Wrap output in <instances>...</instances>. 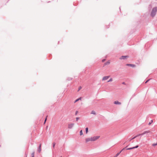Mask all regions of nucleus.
<instances>
[{
	"instance_id": "f257e3e1",
	"label": "nucleus",
	"mask_w": 157,
	"mask_h": 157,
	"mask_svg": "<svg viewBox=\"0 0 157 157\" xmlns=\"http://www.w3.org/2000/svg\"><path fill=\"white\" fill-rule=\"evenodd\" d=\"M157 11V7H155L152 10V11L151 13V17H154L155 16V15L156 13V12Z\"/></svg>"
},
{
	"instance_id": "f03ea898",
	"label": "nucleus",
	"mask_w": 157,
	"mask_h": 157,
	"mask_svg": "<svg viewBox=\"0 0 157 157\" xmlns=\"http://www.w3.org/2000/svg\"><path fill=\"white\" fill-rule=\"evenodd\" d=\"M100 136H94L93 137H91V139L92 141H94L99 138Z\"/></svg>"
},
{
	"instance_id": "7ed1b4c3",
	"label": "nucleus",
	"mask_w": 157,
	"mask_h": 157,
	"mask_svg": "<svg viewBox=\"0 0 157 157\" xmlns=\"http://www.w3.org/2000/svg\"><path fill=\"white\" fill-rule=\"evenodd\" d=\"M129 57L128 56H122L120 58V59H125L127 58H128Z\"/></svg>"
},
{
	"instance_id": "20e7f679",
	"label": "nucleus",
	"mask_w": 157,
	"mask_h": 157,
	"mask_svg": "<svg viewBox=\"0 0 157 157\" xmlns=\"http://www.w3.org/2000/svg\"><path fill=\"white\" fill-rule=\"evenodd\" d=\"M74 125V124L73 123H71L68 124V128L70 129H71Z\"/></svg>"
},
{
	"instance_id": "39448f33",
	"label": "nucleus",
	"mask_w": 157,
	"mask_h": 157,
	"mask_svg": "<svg viewBox=\"0 0 157 157\" xmlns=\"http://www.w3.org/2000/svg\"><path fill=\"white\" fill-rule=\"evenodd\" d=\"M138 147H139L138 145H136V146L135 147H132L128 148H127L126 150H129L132 149H133L134 148H137Z\"/></svg>"
},
{
	"instance_id": "423d86ee",
	"label": "nucleus",
	"mask_w": 157,
	"mask_h": 157,
	"mask_svg": "<svg viewBox=\"0 0 157 157\" xmlns=\"http://www.w3.org/2000/svg\"><path fill=\"white\" fill-rule=\"evenodd\" d=\"M110 77L109 76L104 77L102 78V80H105L108 79Z\"/></svg>"
},
{
	"instance_id": "0eeeda50",
	"label": "nucleus",
	"mask_w": 157,
	"mask_h": 157,
	"mask_svg": "<svg viewBox=\"0 0 157 157\" xmlns=\"http://www.w3.org/2000/svg\"><path fill=\"white\" fill-rule=\"evenodd\" d=\"M126 65L127 66H130V67H134L135 66V65H134V64H126Z\"/></svg>"
},
{
	"instance_id": "6e6552de",
	"label": "nucleus",
	"mask_w": 157,
	"mask_h": 157,
	"mask_svg": "<svg viewBox=\"0 0 157 157\" xmlns=\"http://www.w3.org/2000/svg\"><path fill=\"white\" fill-rule=\"evenodd\" d=\"M150 131L149 130L146 131L142 133L141 134V135H143L145 134L150 132Z\"/></svg>"
},
{
	"instance_id": "1a4fd4ad",
	"label": "nucleus",
	"mask_w": 157,
	"mask_h": 157,
	"mask_svg": "<svg viewBox=\"0 0 157 157\" xmlns=\"http://www.w3.org/2000/svg\"><path fill=\"white\" fill-rule=\"evenodd\" d=\"M114 104L116 105H121V103L117 101H115L114 102Z\"/></svg>"
},
{
	"instance_id": "9d476101",
	"label": "nucleus",
	"mask_w": 157,
	"mask_h": 157,
	"mask_svg": "<svg viewBox=\"0 0 157 157\" xmlns=\"http://www.w3.org/2000/svg\"><path fill=\"white\" fill-rule=\"evenodd\" d=\"M41 144H40L39 147L38 148L37 151L39 152H40L41 151Z\"/></svg>"
},
{
	"instance_id": "9b49d317",
	"label": "nucleus",
	"mask_w": 157,
	"mask_h": 157,
	"mask_svg": "<svg viewBox=\"0 0 157 157\" xmlns=\"http://www.w3.org/2000/svg\"><path fill=\"white\" fill-rule=\"evenodd\" d=\"M86 142H89V141H92V139H91V138H86Z\"/></svg>"
},
{
	"instance_id": "f8f14e48",
	"label": "nucleus",
	"mask_w": 157,
	"mask_h": 157,
	"mask_svg": "<svg viewBox=\"0 0 157 157\" xmlns=\"http://www.w3.org/2000/svg\"><path fill=\"white\" fill-rule=\"evenodd\" d=\"M136 137H137V136H134V137H133L132 138H130L129 139H128V141H131L133 139H135V138H136Z\"/></svg>"
},
{
	"instance_id": "ddd939ff",
	"label": "nucleus",
	"mask_w": 157,
	"mask_h": 157,
	"mask_svg": "<svg viewBox=\"0 0 157 157\" xmlns=\"http://www.w3.org/2000/svg\"><path fill=\"white\" fill-rule=\"evenodd\" d=\"M110 63V62L109 61H108L106 63H105V65H106L109 64Z\"/></svg>"
},
{
	"instance_id": "4468645a",
	"label": "nucleus",
	"mask_w": 157,
	"mask_h": 157,
	"mask_svg": "<svg viewBox=\"0 0 157 157\" xmlns=\"http://www.w3.org/2000/svg\"><path fill=\"white\" fill-rule=\"evenodd\" d=\"M81 98L80 97L79 98L76 99L75 101V102H77V101H78V100H81Z\"/></svg>"
},
{
	"instance_id": "2eb2a0df",
	"label": "nucleus",
	"mask_w": 157,
	"mask_h": 157,
	"mask_svg": "<svg viewBox=\"0 0 157 157\" xmlns=\"http://www.w3.org/2000/svg\"><path fill=\"white\" fill-rule=\"evenodd\" d=\"M34 153H35L34 152H33L32 153V154H31L32 157H34Z\"/></svg>"
},
{
	"instance_id": "dca6fc26",
	"label": "nucleus",
	"mask_w": 157,
	"mask_h": 157,
	"mask_svg": "<svg viewBox=\"0 0 157 157\" xmlns=\"http://www.w3.org/2000/svg\"><path fill=\"white\" fill-rule=\"evenodd\" d=\"M91 114H96V113L93 110L91 111Z\"/></svg>"
},
{
	"instance_id": "f3484780",
	"label": "nucleus",
	"mask_w": 157,
	"mask_h": 157,
	"mask_svg": "<svg viewBox=\"0 0 157 157\" xmlns=\"http://www.w3.org/2000/svg\"><path fill=\"white\" fill-rule=\"evenodd\" d=\"M112 81H113V79H112V78H111L107 82H112Z\"/></svg>"
},
{
	"instance_id": "a211bd4d",
	"label": "nucleus",
	"mask_w": 157,
	"mask_h": 157,
	"mask_svg": "<svg viewBox=\"0 0 157 157\" xmlns=\"http://www.w3.org/2000/svg\"><path fill=\"white\" fill-rule=\"evenodd\" d=\"M88 128H86V133H87L88 132Z\"/></svg>"
},
{
	"instance_id": "6ab92c4d",
	"label": "nucleus",
	"mask_w": 157,
	"mask_h": 157,
	"mask_svg": "<svg viewBox=\"0 0 157 157\" xmlns=\"http://www.w3.org/2000/svg\"><path fill=\"white\" fill-rule=\"evenodd\" d=\"M80 135L81 136L82 135H83V133H82V130H81L80 132Z\"/></svg>"
},
{
	"instance_id": "aec40b11",
	"label": "nucleus",
	"mask_w": 157,
	"mask_h": 157,
	"mask_svg": "<svg viewBox=\"0 0 157 157\" xmlns=\"http://www.w3.org/2000/svg\"><path fill=\"white\" fill-rule=\"evenodd\" d=\"M153 122V120H151V121L149 122L148 124L149 125H150Z\"/></svg>"
},
{
	"instance_id": "412c9836",
	"label": "nucleus",
	"mask_w": 157,
	"mask_h": 157,
	"mask_svg": "<svg viewBox=\"0 0 157 157\" xmlns=\"http://www.w3.org/2000/svg\"><path fill=\"white\" fill-rule=\"evenodd\" d=\"M55 144H56V143L55 142H53V148H54Z\"/></svg>"
},
{
	"instance_id": "4be33fe9",
	"label": "nucleus",
	"mask_w": 157,
	"mask_h": 157,
	"mask_svg": "<svg viewBox=\"0 0 157 157\" xmlns=\"http://www.w3.org/2000/svg\"><path fill=\"white\" fill-rule=\"evenodd\" d=\"M151 79H149L148 80H147L145 82V83H147Z\"/></svg>"
},
{
	"instance_id": "5701e85b",
	"label": "nucleus",
	"mask_w": 157,
	"mask_h": 157,
	"mask_svg": "<svg viewBox=\"0 0 157 157\" xmlns=\"http://www.w3.org/2000/svg\"><path fill=\"white\" fill-rule=\"evenodd\" d=\"M157 145V142L156 144H152L153 146H155Z\"/></svg>"
},
{
	"instance_id": "b1692460",
	"label": "nucleus",
	"mask_w": 157,
	"mask_h": 157,
	"mask_svg": "<svg viewBox=\"0 0 157 157\" xmlns=\"http://www.w3.org/2000/svg\"><path fill=\"white\" fill-rule=\"evenodd\" d=\"M79 119V117H76V121H77Z\"/></svg>"
},
{
	"instance_id": "393cba45",
	"label": "nucleus",
	"mask_w": 157,
	"mask_h": 157,
	"mask_svg": "<svg viewBox=\"0 0 157 157\" xmlns=\"http://www.w3.org/2000/svg\"><path fill=\"white\" fill-rule=\"evenodd\" d=\"M142 135H141V134H139L138 135H137L136 136H137V137L140 136H142Z\"/></svg>"
},
{
	"instance_id": "a878e982",
	"label": "nucleus",
	"mask_w": 157,
	"mask_h": 157,
	"mask_svg": "<svg viewBox=\"0 0 157 157\" xmlns=\"http://www.w3.org/2000/svg\"><path fill=\"white\" fill-rule=\"evenodd\" d=\"M81 86H80L79 87V88H78V91L79 90L81 89Z\"/></svg>"
},
{
	"instance_id": "bb28decb",
	"label": "nucleus",
	"mask_w": 157,
	"mask_h": 157,
	"mask_svg": "<svg viewBox=\"0 0 157 157\" xmlns=\"http://www.w3.org/2000/svg\"><path fill=\"white\" fill-rule=\"evenodd\" d=\"M78 113V111H76L75 112V115H76Z\"/></svg>"
},
{
	"instance_id": "cd10ccee",
	"label": "nucleus",
	"mask_w": 157,
	"mask_h": 157,
	"mask_svg": "<svg viewBox=\"0 0 157 157\" xmlns=\"http://www.w3.org/2000/svg\"><path fill=\"white\" fill-rule=\"evenodd\" d=\"M47 116L46 117V118H45V121H44V123H45L47 119Z\"/></svg>"
},
{
	"instance_id": "c85d7f7f",
	"label": "nucleus",
	"mask_w": 157,
	"mask_h": 157,
	"mask_svg": "<svg viewBox=\"0 0 157 157\" xmlns=\"http://www.w3.org/2000/svg\"><path fill=\"white\" fill-rule=\"evenodd\" d=\"M105 59H102V62H104V61H105Z\"/></svg>"
},
{
	"instance_id": "c756f323",
	"label": "nucleus",
	"mask_w": 157,
	"mask_h": 157,
	"mask_svg": "<svg viewBox=\"0 0 157 157\" xmlns=\"http://www.w3.org/2000/svg\"><path fill=\"white\" fill-rule=\"evenodd\" d=\"M71 79H72V78H69L68 80H71Z\"/></svg>"
},
{
	"instance_id": "7c9ffc66",
	"label": "nucleus",
	"mask_w": 157,
	"mask_h": 157,
	"mask_svg": "<svg viewBox=\"0 0 157 157\" xmlns=\"http://www.w3.org/2000/svg\"><path fill=\"white\" fill-rule=\"evenodd\" d=\"M122 84H125V82H122Z\"/></svg>"
}]
</instances>
